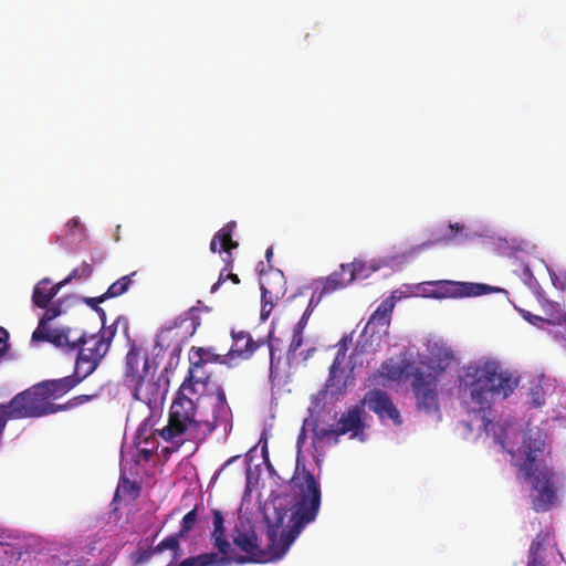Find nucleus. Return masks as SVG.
Listing matches in <instances>:
<instances>
[{
	"label": "nucleus",
	"instance_id": "nucleus-6",
	"mask_svg": "<svg viewBox=\"0 0 566 566\" xmlns=\"http://www.w3.org/2000/svg\"><path fill=\"white\" fill-rule=\"evenodd\" d=\"M8 408L13 420L56 413V403L49 401L40 382L15 395L8 402Z\"/></svg>",
	"mask_w": 566,
	"mask_h": 566
},
{
	"label": "nucleus",
	"instance_id": "nucleus-36",
	"mask_svg": "<svg viewBox=\"0 0 566 566\" xmlns=\"http://www.w3.org/2000/svg\"><path fill=\"white\" fill-rule=\"evenodd\" d=\"M96 397H97V394L75 396V397L71 398L70 400H67L65 403H61V405L56 403V412L74 409L78 406H82L86 402L92 401Z\"/></svg>",
	"mask_w": 566,
	"mask_h": 566
},
{
	"label": "nucleus",
	"instance_id": "nucleus-21",
	"mask_svg": "<svg viewBox=\"0 0 566 566\" xmlns=\"http://www.w3.org/2000/svg\"><path fill=\"white\" fill-rule=\"evenodd\" d=\"M64 286L62 281L51 285V280L48 277L42 279L35 284L32 293V303L39 308H45L57 295L60 290Z\"/></svg>",
	"mask_w": 566,
	"mask_h": 566
},
{
	"label": "nucleus",
	"instance_id": "nucleus-26",
	"mask_svg": "<svg viewBox=\"0 0 566 566\" xmlns=\"http://www.w3.org/2000/svg\"><path fill=\"white\" fill-rule=\"evenodd\" d=\"M349 283H352V281L347 273V270H343L340 265L339 270L334 271L325 279L321 290V296L328 295L338 290H342Z\"/></svg>",
	"mask_w": 566,
	"mask_h": 566
},
{
	"label": "nucleus",
	"instance_id": "nucleus-9",
	"mask_svg": "<svg viewBox=\"0 0 566 566\" xmlns=\"http://www.w3.org/2000/svg\"><path fill=\"white\" fill-rule=\"evenodd\" d=\"M232 542L244 553V555L235 558L231 557V560L237 564L265 563L270 559L269 554L261 548L258 534L251 526L240 527L235 525L232 531Z\"/></svg>",
	"mask_w": 566,
	"mask_h": 566
},
{
	"label": "nucleus",
	"instance_id": "nucleus-12",
	"mask_svg": "<svg viewBox=\"0 0 566 566\" xmlns=\"http://www.w3.org/2000/svg\"><path fill=\"white\" fill-rule=\"evenodd\" d=\"M133 398L150 409L156 408L163 402L167 394V385L161 381V377L156 374L148 376L130 386Z\"/></svg>",
	"mask_w": 566,
	"mask_h": 566
},
{
	"label": "nucleus",
	"instance_id": "nucleus-32",
	"mask_svg": "<svg viewBox=\"0 0 566 566\" xmlns=\"http://www.w3.org/2000/svg\"><path fill=\"white\" fill-rule=\"evenodd\" d=\"M182 537L178 536L177 533L164 538L161 542H159L155 546V551L157 554L163 553L164 551L168 549L172 552V559L177 560L181 555V546H180V539Z\"/></svg>",
	"mask_w": 566,
	"mask_h": 566
},
{
	"label": "nucleus",
	"instance_id": "nucleus-48",
	"mask_svg": "<svg viewBox=\"0 0 566 566\" xmlns=\"http://www.w3.org/2000/svg\"><path fill=\"white\" fill-rule=\"evenodd\" d=\"M182 322H184V319H181L180 317L176 318L174 321V325L167 327L166 329H161L160 335L158 337H160L166 331H171L172 328L180 326L182 324Z\"/></svg>",
	"mask_w": 566,
	"mask_h": 566
},
{
	"label": "nucleus",
	"instance_id": "nucleus-30",
	"mask_svg": "<svg viewBox=\"0 0 566 566\" xmlns=\"http://www.w3.org/2000/svg\"><path fill=\"white\" fill-rule=\"evenodd\" d=\"M343 270H347V273L350 277V281H355L357 279H367L371 273L376 271V268L367 264L361 260H354L352 263H343Z\"/></svg>",
	"mask_w": 566,
	"mask_h": 566
},
{
	"label": "nucleus",
	"instance_id": "nucleus-23",
	"mask_svg": "<svg viewBox=\"0 0 566 566\" xmlns=\"http://www.w3.org/2000/svg\"><path fill=\"white\" fill-rule=\"evenodd\" d=\"M136 447L138 453L145 461H149L157 448L155 432L148 427L147 423H142L136 431Z\"/></svg>",
	"mask_w": 566,
	"mask_h": 566
},
{
	"label": "nucleus",
	"instance_id": "nucleus-11",
	"mask_svg": "<svg viewBox=\"0 0 566 566\" xmlns=\"http://www.w3.org/2000/svg\"><path fill=\"white\" fill-rule=\"evenodd\" d=\"M364 415L363 406L356 405L342 413L336 428L321 429L317 437L321 440L335 437L337 442L339 436L349 434L352 439L363 436L365 430Z\"/></svg>",
	"mask_w": 566,
	"mask_h": 566
},
{
	"label": "nucleus",
	"instance_id": "nucleus-46",
	"mask_svg": "<svg viewBox=\"0 0 566 566\" xmlns=\"http://www.w3.org/2000/svg\"><path fill=\"white\" fill-rule=\"evenodd\" d=\"M346 342H347L346 337L342 338V340L338 344V350L335 356V357H338L343 353V364L345 363L346 353H347V343Z\"/></svg>",
	"mask_w": 566,
	"mask_h": 566
},
{
	"label": "nucleus",
	"instance_id": "nucleus-25",
	"mask_svg": "<svg viewBox=\"0 0 566 566\" xmlns=\"http://www.w3.org/2000/svg\"><path fill=\"white\" fill-rule=\"evenodd\" d=\"M315 306H316V304L314 303V300L312 297L308 301V304H307L302 317L300 318V321L296 323V325L294 327L293 336H292L291 343L287 348L289 354H294L302 346L303 331H304L305 326L307 325L308 318L312 315Z\"/></svg>",
	"mask_w": 566,
	"mask_h": 566
},
{
	"label": "nucleus",
	"instance_id": "nucleus-40",
	"mask_svg": "<svg viewBox=\"0 0 566 566\" xmlns=\"http://www.w3.org/2000/svg\"><path fill=\"white\" fill-rule=\"evenodd\" d=\"M524 283L532 290H535L538 286L537 280L534 277L528 265H523L522 274H521Z\"/></svg>",
	"mask_w": 566,
	"mask_h": 566
},
{
	"label": "nucleus",
	"instance_id": "nucleus-34",
	"mask_svg": "<svg viewBox=\"0 0 566 566\" xmlns=\"http://www.w3.org/2000/svg\"><path fill=\"white\" fill-rule=\"evenodd\" d=\"M198 522V507L195 506L191 511H189L181 520L179 530L177 532L178 536L186 538L188 533L195 527Z\"/></svg>",
	"mask_w": 566,
	"mask_h": 566
},
{
	"label": "nucleus",
	"instance_id": "nucleus-15",
	"mask_svg": "<svg viewBox=\"0 0 566 566\" xmlns=\"http://www.w3.org/2000/svg\"><path fill=\"white\" fill-rule=\"evenodd\" d=\"M285 277L281 271H276L265 276L261 283V318L268 319L273 307L285 295Z\"/></svg>",
	"mask_w": 566,
	"mask_h": 566
},
{
	"label": "nucleus",
	"instance_id": "nucleus-3",
	"mask_svg": "<svg viewBox=\"0 0 566 566\" xmlns=\"http://www.w3.org/2000/svg\"><path fill=\"white\" fill-rule=\"evenodd\" d=\"M517 386V379L503 370L493 360L472 364L464 368L460 377V396L467 411L479 416L480 427L490 434L495 424L488 417L493 399H506Z\"/></svg>",
	"mask_w": 566,
	"mask_h": 566
},
{
	"label": "nucleus",
	"instance_id": "nucleus-17",
	"mask_svg": "<svg viewBox=\"0 0 566 566\" xmlns=\"http://www.w3.org/2000/svg\"><path fill=\"white\" fill-rule=\"evenodd\" d=\"M394 307V297L384 300L369 317L364 328V333H370L371 336L375 334H387L390 326Z\"/></svg>",
	"mask_w": 566,
	"mask_h": 566
},
{
	"label": "nucleus",
	"instance_id": "nucleus-19",
	"mask_svg": "<svg viewBox=\"0 0 566 566\" xmlns=\"http://www.w3.org/2000/svg\"><path fill=\"white\" fill-rule=\"evenodd\" d=\"M232 346L228 352L230 357H240L241 359H250L255 350L264 345V340H253L250 333L245 331H232Z\"/></svg>",
	"mask_w": 566,
	"mask_h": 566
},
{
	"label": "nucleus",
	"instance_id": "nucleus-50",
	"mask_svg": "<svg viewBox=\"0 0 566 566\" xmlns=\"http://www.w3.org/2000/svg\"><path fill=\"white\" fill-rule=\"evenodd\" d=\"M78 224V221L76 219H72L67 222V226L76 227Z\"/></svg>",
	"mask_w": 566,
	"mask_h": 566
},
{
	"label": "nucleus",
	"instance_id": "nucleus-1",
	"mask_svg": "<svg viewBox=\"0 0 566 566\" xmlns=\"http://www.w3.org/2000/svg\"><path fill=\"white\" fill-rule=\"evenodd\" d=\"M289 488L290 509L274 506L273 513L265 515L270 554L275 559L282 558L302 531L316 520L322 503L319 481L298 458Z\"/></svg>",
	"mask_w": 566,
	"mask_h": 566
},
{
	"label": "nucleus",
	"instance_id": "nucleus-28",
	"mask_svg": "<svg viewBox=\"0 0 566 566\" xmlns=\"http://www.w3.org/2000/svg\"><path fill=\"white\" fill-rule=\"evenodd\" d=\"M209 380H210V376L205 370V366L199 365L198 361H196V363H190L188 376L186 377V379L184 380V382L181 385L188 384L190 386V388L187 389V391L189 394H197L196 386L202 385L206 387L208 385Z\"/></svg>",
	"mask_w": 566,
	"mask_h": 566
},
{
	"label": "nucleus",
	"instance_id": "nucleus-29",
	"mask_svg": "<svg viewBox=\"0 0 566 566\" xmlns=\"http://www.w3.org/2000/svg\"><path fill=\"white\" fill-rule=\"evenodd\" d=\"M189 360L190 363L198 361V364L202 366L211 363H226L224 356L216 354L211 347H192Z\"/></svg>",
	"mask_w": 566,
	"mask_h": 566
},
{
	"label": "nucleus",
	"instance_id": "nucleus-20",
	"mask_svg": "<svg viewBox=\"0 0 566 566\" xmlns=\"http://www.w3.org/2000/svg\"><path fill=\"white\" fill-rule=\"evenodd\" d=\"M212 532L210 539L213 547L218 551L220 556L231 557L232 547L227 538V532L224 527V516L220 510H212Z\"/></svg>",
	"mask_w": 566,
	"mask_h": 566
},
{
	"label": "nucleus",
	"instance_id": "nucleus-7",
	"mask_svg": "<svg viewBox=\"0 0 566 566\" xmlns=\"http://www.w3.org/2000/svg\"><path fill=\"white\" fill-rule=\"evenodd\" d=\"M429 295L433 298H464L475 297L492 292L507 293L505 290L494 287L483 283L459 282L450 280H440L430 282Z\"/></svg>",
	"mask_w": 566,
	"mask_h": 566
},
{
	"label": "nucleus",
	"instance_id": "nucleus-8",
	"mask_svg": "<svg viewBox=\"0 0 566 566\" xmlns=\"http://www.w3.org/2000/svg\"><path fill=\"white\" fill-rule=\"evenodd\" d=\"M411 387L418 410L424 411L427 415L439 413L437 375L416 368L411 374Z\"/></svg>",
	"mask_w": 566,
	"mask_h": 566
},
{
	"label": "nucleus",
	"instance_id": "nucleus-22",
	"mask_svg": "<svg viewBox=\"0 0 566 566\" xmlns=\"http://www.w3.org/2000/svg\"><path fill=\"white\" fill-rule=\"evenodd\" d=\"M343 353L334 358L329 367L328 387L334 388L336 394H343L346 388L353 382L349 373L343 366Z\"/></svg>",
	"mask_w": 566,
	"mask_h": 566
},
{
	"label": "nucleus",
	"instance_id": "nucleus-51",
	"mask_svg": "<svg viewBox=\"0 0 566 566\" xmlns=\"http://www.w3.org/2000/svg\"><path fill=\"white\" fill-rule=\"evenodd\" d=\"M494 439H495V441H496L497 443H500L501 446H503V447H504V441L501 439V437H500V436H495V437H494Z\"/></svg>",
	"mask_w": 566,
	"mask_h": 566
},
{
	"label": "nucleus",
	"instance_id": "nucleus-24",
	"mask_svg": "<svg viewBox=\"0 0 566 566\" xmlns=\"http://www.w3.org/2000/svg\"><path fill=\"white\" fill-rule=\"evenodd\" d=\"M104 259L105 258L102 252H96L95 254H92V262L88 263L86 261H83L78 266L74 268L64 280H62V284H64L65 286L73 280L90 279L94 272V264L103 263Z\"/></svg>",
	"mask_w": 566,
	"mask_h": 566
},
{
	"label": "nucleus",
	"instance_id": "nucleus-4",
	"mask_svg": "<svg viewBox=\"0 0 566 566\" xmlns=\"http://www.w3.org/2000/svg\"><path fill=\"white\" fill-rule=\"evenodd\" d=\"M544 442L539 434L533 437L524 433L520 452L525 457L521 470L532 481L533 489L537 492L534 499L536 511L548 510L556 499L554 472L547 465L536 464L538 455L543 452Z\"/></svg>",
	"mask_w": 566,
	"mask_h": 566
},
{
	"label": "nucleus",
	"instance_id": "nucleus-14",
	"mask_svg": "<svg viewBox=\"0 0 566 566\" xmlns=\"http://www.w3.org/2000/svg\"><path fill=\"white\" fill-rule=\"evenodd\" d=\"M363 408L366 406L376 413L379 419H390L395 424H401L402 420L399 410L394 405L390 396L381 389H371L367 391L360 401Z\"/></svg>",
	"mask_w": 566,
	"mask_h": 566
},
{
	"label": "nucleus",
	"instance_id": "nucleus-39",
	"mask_svg": "<svg viewBox=\"0 0 566 566\" xmlns=\"http://www.w3.org/2000/svg\"><path fill=\"white\" fill-rule=\"evenodd\" d=\"M228 280H230L233 284L240 283V279L237 274L232 273L231 271L221 270L218 281L211 286L210 292L216 293L218 289Z\"/></svg>",
	"mask_w": 566,
	"mask_h": 566
},
{
	"label": "nucleus",
	"instance_id": "nucleus-18",
	"mask_svg": "<svg viewBox=\"0 0 566 566\" xmlns=\"http://www.w3.org/2000/svg\"><path fill=\"white\" fill-rule=\"evenodd\" d=\"M84 379L85 378L74 369L73 375L57 379H46L40 381V385L48 396L49 401H51L52 399H59L63 397L78 384H81Z\"/></svg>",
	"mask_w": 566,
	"mask_h": 566
},
{
	"label": "nucleus",
	"instance_id": "nucleus-27",
	"mask_svg": "<svg viewBox=\"0 0 566 566\" xmlns=\"http://www.w3.org/2000/svg\"><path fill=\"white\" fill-rule=\"evenodd\" d=\"M464 230V226L461 223H449L446 228L444 232L439 233L434 237V239L423 242L416 247V249H424L430 248L434 244L439 243H452L458 241V238L462 234Z\"/></svg>",
	"mask_w": 566,
	"mask_h": 566
},
{
	"label": "nucleus",
	"instance_id": "nucleus-45",
	"mask_svg": "<svg viewBox=\"0 0 566 566\" xmlns=\"http://www.w3.org/2000/svg\"><path fill=\"white\" fill-rule=\"evenodd\" d=\"M541 388L536 387L532 389L533 400L532 403L534 407H541L544 405L543 398L539 396Z\"/></svg>",
	"mask_w": 566,
	"mask_h": 566
},
{
	"label": "nucleus",
	"instance_id": "nucleus-37",
	"mask_svg": "<svg viewBox=\"0 0 566 566\" xmlns=\"http://www.w3.org/2000/svg\"><path fill=\"white\" fill-rule=\"evenodd\" d=\"M155 554H157L155 546L147 548L138 547V549L130 555V558L135 566H139L147 563Z\"/></svg>",
	"mask_w": 566,
	"mask_h": 566
},
{
	"label": "nucleus",
	"instance_id": "nucleus-49",
	"mask_svg": "<svg viewBox=\"0 0 566 566\" xmlns=\"http://www.w3.org/2000/svg\"><path fill=\"white\" fill-rule=\"evenodd\" d=\"M272 256H273V249L270 247L265 251V258H266L268 262H271Z\"/></svg>",
	"mask_w": 566,
	"mask_h": 566
},
{
	"label": "nucleus",
	"instance_id": "nucleus-2",
	"mask_svg": "<svg viewBox=\"0 0 566 566\" xmlns=\"http://www.w3.org/2000/svg\"><path fill=\"white\" fill-rule=\"evenodd\" d=\"M188 384L178 389L169 409L168 423L156 430L167 442L180 444L185 440L202 441L217 428L224 433L232 429V411L222 387L214 395H208L195 402L187 396Z\"/></svg>",
	"mask_w": 566,
	"mask_h": 566
},
{
	"label": "nucleus",
	"instance_id": "nucleus-31",
	"mask_svg": "<svg viewBox=\"0 0 566 566\" xmlns=\"http://www.w3.org/2000/svg\"><path fill=\"white\" fill-rule=\"evenodd\" d=\"M136 274L137 272L134 271L128 275L119 277L117 281H115L108 286L107 291L105 292V296L107 298H113L125 294L128 291L130 284L133 283V277Z\"/></svg>",
	"mask_w": 566,
	"mask_h": 566
},
{
	"label": "nucleus",
	"instance_id": "nucleus-10",
	"mask_svg": "<svg viewBox=\"0 0 566 566\" xmlns=\"http://www.w3.org/2000/svg\"><path fill=\"white\" fill-rule=\"evenodd\" d=\"M158 366L156 357L150 359L140 346L132 344L125 357L124 381L126 386L156 374Z\"/></svg>",
	"mask_w": 566,
	"mask_h": 566
},
{
	"label": "nucleus",
	"instance_id": "nucleus-44",
	"mask_svg": "<svg viewBox=\"0 0 566 566\" xmlns=\"http://www.w3.org/2000/svg\"><path fill=\"white\" fill-rule=\"evenodd\" d=\"M543 543L538 536L532 542L530 547V556H539L538 552L542 549Z\"/></svg>",
	"mask_w": 566,
	"mask_h": 566
},
{
	"label": "nucleus",
	"instance_id": "nucleus-13",
	"mask_svg": "<svg viewBox=\"0 0 566 566\" xmlns=\"http://www.w3.org/2000/svg\"><path fill=\"white\" fill-rule=\"evenodd\" d=\"M72 335L70 327L51 328L48 326L38 325L31 335V343L38 344L46 342L61 348L66 353H73L78 347V340Z\"/></svg>",
	"mask_w": 566,
	"mask_h": 566
},
{
	"label": "nucleus",
	"instance_id": "nucleus-35",
	"mask_svg": "<svg viewBox=\"0 0 566 566\" xmlns=\"http://www.w3.org/2000/svg\"><path fill=\"white\" fill-rule=\"evenodd\" d=\"M44 310L45 312L39 319L38 325L48 326L50 322H52L63 313L61 301H52Z\"/></svg>",
	"mask_w": 566,
	"mask_h": 566
},
{
	"label": "nucleus",
	"instance_id": "nucleus-38",
	"mask_svg": "<svg viewBox=\"0 0 566 566\" xmlns=\"http://www.w3.org/2000/svg\"><path fill=\"white\" fill-rule=\"evenodd\" d=\"M106 300H108V298L105 296V293L99 296H96V297H85L84 298L85 304L88 305L93 311L98 313V315L103 322V325L105 324L106 314H105V311L102 307H99V304Z\"/></svg>",
	"mask_w": 566,
	"mask_h": 566
},
{
	"label": "nucleus",
	"instance_id": "nucleus-42",
	"mask_svg": "<svg viewBox=\"0 0 566 566\" xmlns=\"http://www.w3.org/2000/svg\"><path fill=\"white\" fill-rule=\"evenodd\" d=\"M9 333L0 326V356L4 355L8 349Z\"/></svg>",
	"mask_w": 566,
	"mask_h": 566
},
{
	"label": "nucleus",
	"instance_id": "nucleus-47",
	"mask_svg": "<svg viewBox=\"0 0 566 566\" xmlns=\"http://www.w3.org/2000/svg\"><path fill=\"white\" fill-rule=\"evenodd\" d=\"M527 566H544L543 558L541 556H528Z\"/></svg>",
	"mask_w": 566,
	"mask_h": 566
},
{
	"label": "nucleus",
	"instance_id": "nucleus-53",
	"mask_svg": "<svg viewBox=\"0 0 566 566\" xmlns=\"http://www.w3.org/2000/svg\"><path fill=\"white\" fill-rule=\"evenodd\" d=\"M195 312H197V308L196 307H191L189 311H188V315H192Z\"/></svg>",
	"mask_w": 566,
	"mask_h": 566
},
{
	"label": "nucleus",
	"instance_id": "nucleus-54",
	"mask_svg": "<svg viewBox=\"0 0 566 566\" xmlns=\"http://www.w3.org/2000/svg\"><path fill=\"white\" fill-rule=\"evenodd\" d=\"M507 452L512 454V457H514V452L512 450H509L507 449Z\"/></svg>",
	"mask_w": 566,
	"mask_h": 566
},
{
	"label": "nucleus",
	"instance_id": "nucleus-33",
	"mask_svg": "<svg viewBox=\"0 0 566 566\" xmlns=\"http://www.w3.org/2000/svg\"><path fill=\"white\" fill-rule=\"evenodd\" d=\"M25 553L27 549L24 545L20 543L2 545V558L8 562L9 565H15Z\"/></svg>",
	"mask_w": 566,
	"mask_h": 566
},
{
	"label": "nucleus",
	"instance_id": "nucleus-52",
	"mask_svg": "<svg viewBox=\"0 0 566 566\" xmlns=\"http://www.w3.org/2000/svg\"><path fill=\"white\" fill-rule=\"evenodd\" d=\"M269 347H270V354H271V359H272L273 358V354H274V345L272 343H270Z\"/></svg>",
	"mask_w": 566,
	"mask_h": 566
},
{
	"label": "nucleus",
	"instance_id": "nucleus-41",
	"mask_svg": "<svg viewBox=\"0 0 566 566\" xmlns=\"http://www.w3.org/2000/svg\"><path fill=\"white\" fill-rule=\"evenodd\" d=\"M9 412L8 403H0V436L2 434L8 420H11Z\"/></svg>",
	"mask_w": 566,
	"mask_h": 566
},
{
	"label": "nucleus",
	"instance_id": "nucleus-43",
	"mask_svg": "<svg viewBox=\"0 0 566 566\" xmlns=\"http://www.w3.org/2000/svg\"><path fill=\"white\" fill-rule=\"evenodd\" d=\"M520 313L525 321H527L528 323H531L533 325H537L538 323H542L545 321L543 317L533 315L532 313H530L528 311H525V310H520Z\"/></svg>",
	"mask_w": 566,
	"mask_h": 566
},
{
	"label": "nucleus",
	"instance_id": "nucleus-5",
	"mask_svg": "<svg viewBox=\"0 0 566 566\" xmlns=\"http://www.w3.org/2000/svg\"><path fill=\"white\" fill-rule=\"evenodd\" d=\"M115 332L112 325L107 328L102 327L98 334L86 336L85 333H82L75 337L81 338L76 349L77 356L74 368L76 373L87 378L96 370L111 347Z\"/></svg>",
	"mask_w": 566,
	"mask_h": 566
},
{
	"label": "nucleus",
	"instance_id": "nucleus-16",
	"mask_svg": "<svg viewBox=\"0 0 566 566\" xmlns=\"http://www.w3.org/2000/svg\"><path fill=\"white\" fill-rule=\"evenodd\" d=\"M237 224L234 221L228 222L224 227H222L212 238L210 242L211 252H227V258L224 259V268L223 271H232L233 258L231 254L232 249L238 248V242L232 240V234Z\"/></svg>",
	"mask_w": 566,
	"mask_h": 566
}]
</instances>
